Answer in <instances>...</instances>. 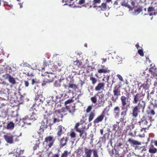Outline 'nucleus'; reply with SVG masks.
<instances>
[{"mask_svg":"<svg viewBox=\"0 0 157 157\" xmlns=\"http://www.w3.org/2000/svg\"><path fill=\"white\" fill-rule=\"evenodd\" d=\"M128 135L132 137L134 136V134H133V132H129Z\"/></svg>","mask_w":157,"mask_h":157,"instance_id":"nucleus-52","label":"nucleus"},{"mask_svg":"<svg viewBox=\"0 0 157 157\" xmlns=\"http://www.w3.org/2000/svg\"><path fill=\"white\" fill-rule=\"evenodd\" d=\"M122 143H121V142H120L119 143H118L117 144V146L118 147H121L122 145Z\"/></svg>","mask_w":157,"mask_h":157,"instance_id":"nucleus-56","label":"nucleus"},{"mask_svg":"<svg viewBox=\"0 0 157 157\" xmlns=\"http://www.w3.org/2000/svg\"><path fill=\"white\" fill-rule=\"evenodd\" d=\"M102 7V10H105L107 9V5L105 3H102L101 4V6H99V7Z\"/></svg>","mask_w":157,"mask_h":157,"instance_id":"nucleus-36","label":"nucleus"},{"mask_svg":"<svg viewBox=\"0 0 157 157\" xmlns=\"http://www.w3.org/2000/svg\"><path fill=\"white\" fill-rule=\"evenodd\" d=\"M151 122V120L147 119L146 116L144 115L140 121L137 123V124L141 128V131L143 130L145 131L146 129H148L152 125Z\"/></svg>","mask_w":157,"mask_h":157,"instance_id":"nucleus-3","label":"nucleus"},{"mask_svg":"<svg viewBox=\"0 0 157 157\" xmlns=\"http://www.w3.org/2000/svg\"><path fill=\"white\" fill-rule=\"evenodd\" d=\"M17 1L19 2H24V0H17Z\"/></svg>","mask_w":157,"mask_h":157,"instance_id":"nucleus-62","label":"nucleus"},{"mask_svg":"<svg viewBox=\"0 0 157 157\" xmlns=\"http://www.w3.org/2000/svg\"><path fill=\"white\" fill-rule=\"evenodd\" d=\"M155 145L157 146V141H155Z\"/></svg>","mask_w":157,"mask_h":157,"instance_id":"nucleus-64","label":"nucleus"},{"mask_svg":"<svg viewBox=\"0 0 157 157\" xmlns=\"http://www.w3.org/2000/svg\"><path fill=\"white\" fill-rule=\"evenodd\" d=\"M93 152V154L94 157H98V151L96 149H94L92 150Z\"/></svg>","mask_w":157,"mask_h":157,"instance_id":"nucleus-34","label":"nucleus"},{"mask_svg":"<svg viewBox=\"0 0 157 157\" xmlns=\"http://www.w3.org/2000/svg\"><path fill=\"white\" fill-rule=\"evenodd\" d=\"M93 150L90 149L85 148L84 152L85 157H91Z\"/></svg>","mask_w":157,"mask_h":157,"instance_id":"nucleus-17","label":"nucleus"},{"mask_svg":"<svg viewBox=\"0 0 157 157\" xmlns=\"http://www.w3.org/2000/svg\"><path fill=\"white\" fill-rule=\"evenodd\" d=\"M90 80L92 84L94 85L98 81L97 79L96 78L93 76L92 74L90 75Z\"/></svg>","mask_w":157,"mask_h":157,"instance_id":"nucleus-24","label":"nucleus"},{"mask_svg":"<svg viewBox=\"0 0 157 157\" xmlns=\"http://www.w3.org/2000/svg\"><path fill=\"white\" fill-rule=\"evenodd\" d=\"M65 112V109L64 108H63L60 109L55 111V114L54 116V118L53 120V123L59 122L61 121L60 119V118L61 119L63 117V115L61 114V113H64Z\"/></svg>","mask_w":157,"mask_h":157,"instance_id":"nucleus-4","label":"nucleus"},{"mask_svg":"<svg viewBox=\"0 0 157 157\" xmlns=\"http://www.w3.org/2000/svg\"><path fill=\"white\" fill-rule=\"evenodd\" d=\"M130 94L128 93L126 94V95L128 98L126 97L124 95H122L120 98V100L121 102V115L122 116L120 118V121H123L125 119V117L127 114L128 111V108L129 107L130 105V101L128 100Z\"/></svg>","mask_w":157,"mask_h":157,"instance_id":"nucleus-1","label":"nucleus"},{"mask_svg":"<svg viewBox=\"0 0 157 157\" xmlns=\"http://www.w3.org/2000/svg\"><path fill=\"white\" fill-rule=\"evenodd\" d=\"M55 140L52 136H50L45 138L44 142L47 144L48 148H50L53 145Z\"/></svg>","mask_w":157,"mask_h":157,"instance_id":"nucleus-7","label":"nucleus"},{"mask_svg":"<svg viewBox=\"0 0 157 157\" xmlns=\"http://www.w3.org/2000/svg\"><path fill=\"white\" fill-rule=\"evenodd\" d=\"M154 9L153 7H149L148 8V12L150 16H151L153 15V13L154 11Z\"/></svg>","mask_w":157,"mask_h":157,"instance_id":"nucleus-31","label":"nucleus"},{"mask_svg":"<svg viewBox=\"0 0 157 157\" xmlns=\"http://www.w3.org/2000/svg\"><path fill=\"white\" fill-rule=\"evenodd\" d=\"M36 112V110L35 109L33 108H31L30 109L28 113L29 117L30 120L34 121L36 119L37 117L35 113Z\"/></svg>","mask_w":157,"mask_h":157,"instance_id":"nucleus-8","label":"nucleus"},{"mask_svg":"<svg viewBox=\"0 0 157 157\" xmlns=\"http://www.w3.org/2000/svg\"><path fill=\"white\" fill-rule=\"evenodd\" d=\"M68 88H71L75 90L77 89L78 86L75 84L69 83L68 84Z\"/></svg>","mask_w":157,"mask_h":157,"instance_id":"nucleus-27","label":"nucleus"},{"mask_svg":"<svg viewBox=\"0 0 157 157\" xmlns=\"http://www.w3.org/2000/svg\"><path fill=\"white\" fill-rule=\"evenodd\" d=\"M135 46L137 49H138L140 47L139 43H137V44Z\"/></svg>","mask_w":157,"mask_h":157,"instance_id":"nucleus-59","label":"nucleus"},{"mask_svg":"<svg viewBox=\"0 0 157 157\" xmlns=\"http://www.w3.org/2000/svg\"><path fill=\"white\" fill-rule=\"evenodd\" d=\"M81 124L80 122L77 123L74 127V129L76 131L80 133V137H82L83 134H84L85 136H86L87 133L85 131V127H84L82 128L81 129H80L78 127Z\"/></svg>","mask_w":157,"mask_h":157,"instance_id":"nucleus-6","label":"nucleus"},{"mask_svg":"<svg viewBox=\"0 0 157 157\" xmlns=\"http://www.w3.org/2000/svg\"><path fill=\"white\" fill-rule=\"evenodd\" d=\"M3 126L6 128L11 130L13 129L14 127V124L12 122L7 124L6 123H4Z\"/></svg>","mask_w":157,"mask_h":157,"instance_id":"nucleus-15","label":"nucleus"},{"mask_svg":"<svg viewBox=\"0 0 157 157\" xmlns=\"http://www.w3.org/2000/svg\"><path fill=\"white\" fill-rule=\"evenodd\" d=\"M128 141L133 146L141 145L140 142H139L137 140L132 139L131 138H129L128 139Z\"/></svg>","mask_w":157,"mask_h":157,"instance_id":"nucleus-18","label":"nucleus"},{"mask_svg":"<svg viewBox=\"0 0 157 157\" xmlns=\"http://www.w3.org/2000/svg\"><path fill=\"white\" fill-rule=\"evenodd\" d=\"M118 98V97H114V96H113L111 97V100L113 102H115L117 101Z\"/></svg>","mask_w":157,"mask_h":157,"instance_id":"nucleus-42","label":"nucleus"},{"mask_svg":"<svg viewBox=\"0 0 157 157\" xmlns=\"http://www.w3.org/2000/svg\"><path fill=\"white\" fill-rule=\"evenodd\" d=\"M72 91L71 90H69L68 92V93H72Z\"/></svg>","mask_w":157,"mask_h":157,"instance_id":"nucleus-63","label":"nucleus"},{"mask_svg":"<svg viewBox=\"0 0 157 157\" xmlns=\"http://www.w3.org/2000/svg\"><path fill=\"white\" fill-rule=\"evenodd\" d=\"M142 11V7H140L138 8L137 10H135L134 13L135 14H138L140 13Z\"/></svg>","mask_w":157,"mask_h":157,"instance_id":"nucleus-33","label":"nucleus"},{"mask_svg":"<svg viewBox=\"0 0 157 157\" xmlns=\"http://www.w3.org/2000/svg\"><path fill=\"white\" fill-rule=\"evenodd\" d=\"M73 64L75 66H77L78 67H80L82 65V62L79 61L78 60H76L75 61H74L73 62Z\"/></svg>","mask_w":157,"mask_h":157,"instance_id":"nucleus-30","label":"nucleus"},{"mask_svg":"<svg viewBox=\"0 0 157 157\" xmlns=\"http://www.w3.org/2000/svg\"><path fill=\"white\" fill-rule=\"evenodd\" d=\"M105 117V112L103 111L100 115L97 118L94 119L93 121L94 123V124H97L102 121Z\"/></svg>","mask_w":157,"mask_h":157,"instance_id":"nucleus-13","label":"nucleus"},{"mask_svg":"<svg viewBox=\"0 0 157 157\" xmlns=\"http://www.w3.org/2000/svg\"><path fill=\"white\" fill-rule=\"evenodd\" d=\"M141 157H147V155L146 154H144L142 156H141Z\"/></svg>","mask_w":157,"mask_h":157,"instance_id":"nucleus-60","label":"nucleus"},{"mask_svg":"<svg viewBox=\"0 0 157 157\" xmlns=\"http://www.w3.org/2000/svg\"><path fill=\"white\" fill-rule=\"evenodd\" d=\"M39 82V80L36 78L33 79L32 80V84L33 85L35 84H37Z\"/></svg>","mask_w":157,"mask_h":157,"instance_id":"nucleus-40","label":"nucleus"},{"mask_svg":"<svg viewBox=\"0 0 157 157\" xmlns=\"http://www.w3.org/2000/svg\"><path fill=\"white\" fill-rule=\"evenodd\" d=\"M85 0H80L79 1L78 4H83L85 3Z\"/></svg>","mask_w":157,"mask_h":157,"instance_id":"nucleus-50","label":"nucleus"},{"mask_svg":"<svg viewBox=\"0 0 157 157\" xmlns=\"http://www.w3.org/2000/svg\"><path fill=\"white\" fill-rule=\"evenodd\" d=\"M3 137L6 141L10 144H12L13 143V140L14 138L15 139V141H16V139H17V137L16 136H9L6 135H4Z\"/></svg>","mask_w":157,"mask_h":157,"instance_id":"nucleus-10","label":"nucleus"},{"mask_svg":"<svg viewBox=\"0 0 157 157\" xmlns=\"http://www.w3.org/2000/svg\"><path fill=\"white\" fill-rule=\"evenodd\" d=\"M105 86V83L103 82L99 83L94 88L95 90L96 91H99L101 90L104 89Z\"/></svg>","mask_w":157,"mask_h":157,"instance_id":"nucleus-14","label":"nucleus"},{"mask_svg":"<svg viewBox=\"0 0 157 157\" xmlns=\"http://www.w3.org/2000/svg\"><path fill=\"white\" fill-rule=\"evenodd\" d=\"M157 151V149L153 146L151 147L149 149V152L151 153H155Z\"/></svg>","mask_w":157,"mask_h":157,"instance_id":"nucleus-29","label":"nucleus"},{"mask_svg":"<svg viewBox=\"0 0 157 157\" xmlns=\"http://www.w3.org/2000/svg\"><path fill=\"white\" fill-rule=\"evenodd\" d=\"M63 86L65 89H67L68 86L66 85H64Z\"/></svg>","mask_w":157,"mask_h":157,"instance_id":"nucleus-61","label":"nucleus"},{"mask_svg":"<svg viewBox=\"0 0 157 157\" xmlns=\"http://www.w3.org/2000/svg\"><path fill=\"white\" fill-rule=\"evenodd\" d=\"M154 91L152 90V91L151 92L150 94H149V93H148L147 98L148 100H149L150 98H152L154 94Z\"/></svg>","mask_w":157,"mask_h":157,"instance_id":"nucleus-35","label":"nucleus"},{"mask_svg":"<svg viewBox=\"0 0 157 157\" xmlns=\"http://www.w3.org/2000/svg\"><path fill=\"white\" fill-rule=\"evenodd\" d=\"M48 78H47L50 82H52L53 81V79L55 77V75L52 73H49L47 76Z\"/></svg>","mask_w":157,"mask_h":157,"instance_id":"nucleus-22","label":"nucleus"},{"mask_svg":"<svg viewBox=\"0 0 157 157\" xmlns=\"http://www.w3.org/2000/svg\"><path fill=\"white\" fill-rule=\"evenodd\" d=\"M1 68L2 69V71H3V69H4L7 72L10 73L12 71V69L10 67H9V66H7L6 67L2 66V67H1Z\"/></svg>","mask_w":157,"mask_h":157,"instance_id":"nucleus-26","label":"nucleus"},{"mask_svg":"<svg viewBox=\"0 0 157 157\" xmlns=\"http://www.w3.org/2000/svg\"><path fill=\"white\" fill-rule=\"evenodd\" d=\"M65 110L67 109L70 113L73 115V113L75 110V105L70 107L68 106H66L65 108Z\"/></svg>","mask_w":157,"mask_h":157,"instance_id":"nucleus-19","label":"nucleus"},{"mask_svg":"<svg viewBox=\"0 0 157 157\" xmlns=\"http://www.w3.org/2000/svg\"><path fill=\"white\" fill-rule=\"evenodd\" d=\"M101 0H94L93 3L95 4L97 3H101Z\"/></svg>","mask_w":157,"mask_h":157,"instance_id":"nucleus-48","label":"nucleus"},{"mask_svg":"<svg viewBox=\"0 0 157 157\" xmlns=\"http://www.w3.org/2000/svg\"><path fill=\"white\" fill-rule=\"evenodd\" d=\"M24 84L25 87H27L29 86V82L27 81H24Z\"/></svg>","mask_w":157,"mask_h":157,"instance_id":"nucleus-49","label":"nucleus"},{"mask_svg":"<svg viewBox=\"0 0 157 157\" xmlns=\"http://www.w3.org/2000/svg\"><path fill=\"white\" fill-rule=\"evenodd\" d=\"M70 135L71 138H75L76 137V134L73 131H71L70 132Z\"/></svg>","mask_w":157,"mask_h":157,"instance_id":"nucleus-37","label":"nucleus"},{"mask_svg":"<svg viewBox=\"0 0 157 157\" xmlns=\"http://www.w3.org/2000/svg\"><path fill=\"white\" fill-rule=\"evenodd\" d=\"M10 76L11 75L9 74L6 73L3 75L2 77L4 79H9Z\"/></svg>","mask_w":157,"mask_h":157,"instance_id":"nucleus-39","label":"nucleus"},{"mask_svg":"<svg viewBox=\"0 0 157 157\" xmlns=\"http://www.w3.org/2000/svg\"><path fill=\"white\" fill-rule=\"evenodd\" d=\"M42 95H39L37 94L36 95V97L35 98V100L36 101H37L38 100H39L40 101L41 99L40 98V97H41Z\"/></svg>","mask_w":157,"mask_h":157,"instance_id":"nucleus-45","label":"nucleus"},{"mask_svg":"<svg viewBox=\"0 0 157 157\" xmlns=\"http://www.w3.org/2000/svg\"><path fill=\"white\" fill-rule=\"evenodd\" d=\"M90 99L92 103H95L97 102V99L95 95L91 97Z\"/></svg>","mask_w":157,"mask_h":157,"instance_id":"nucleus-38","label":"nucleus"},{"mask_svg":"<svg viewBox=\"0 0 157 157\" xmlns=\"http://www.w3.org/2000/svg\"><path fill=\"white\" fill-rule=\"evenodd\" d=\"M24 2H20V3H19V4L20 5V8H21L22 7V5L23 4Z\"/></svg>","mask_w":157,"mask_h":157,"instance_id":"nucleus-54","label":"nucleus"},{"mask_svg":"<svg viewBox=\"0 0 157 157\" xmlns=\"http://www.w3.org/2000/svg\"><path fill=\"white\" fill-rule=\"evenodd\" d=\"M95 116V113L94 112H91L89 115L88 121L90 122L94 118Z\"/></svg>","mask_w":157,"mask_h":157,"instance_id":"nucleus-25","label":"nucleus"},{"mask_svg":"<svg viewBox=\"0 0 157 157\" xmlns=\"http://www.w3.org/2000/svg\"><path fill=\"white\" fill-rule=\"evenodd\" d=\"M138 53L141 56H144L143 51L142 49L139 50H138Z\"/></svg>","mask_w":157,"mask_h":157,"instance_id":"nucleus-43","label":"nucleus"},{"mask_svg":"<svg viewBox=\"0 0 157 157\" xmlns=\"http://www.w3.org/2000/svg\"><path fill=\"white\" fill-rule=\"evenodd\" d=\"M145 106V102L142 101L141 102L138 103L137 105L132 107V113H131L132 117L134 118H136L141 112L144 113Z\"/></svg>","mask_w":157,"mask_h":157,"instance_id":"nucleus-2","label":"nucleus"},{"mask_svg":"<svg viewBox=\"0 0 157 157\" xmlns=\"http://www.w3.org/2000/svg\"><path fill=\"white\" fill-rule=\"evenodd\" d=\"M92 109V106H91V105L87 107V109L86 110V112L87 113L90 112V111Z\"/></svg>","mask_w":157,"mask_h":157,"instance_id":"nucleus-44","label":"nucleus"},{"mask_svg":"<svg viewBox=\"0 0 157 157\" xmlns=\"http://www.w3.org/2000/svg\"><path fill=\"white\" fill-rule=\"evenodd\" d=\"M121 5L122 6H126L127 4L125 3L124 2H121Z\"/></svg>","mask_w":157,"mask_h":157,"instance_id":"nucleus-51","label":"nucleus"},{"mask_svg":"<svg viewBox=\"0 0 157 157\" xmlns=\"http://www.w3.org/2000/svg\"><path fill=\"white\" fill-rule=\"evenodd\" d=\"M117 76L121 81H123V78L122 77V76L121 75H120L119 74H117Z\"/></svg>","mask_w":157,"mask_h":157,"instance_id":"nucleus-47","label":"nucleus"},{"mask_svg":"<svg viewBox=\"0 0 157 157\" xmlns=\"http://www.w3.org/2000/svg\"><path fill=\"white\" fill-rule=\"evenodd\" d=\"M126 132L128 130H130V131L131 130V129L130 128V126L129 125H128L127 126V128H126Z\"/></svg>","mask_w":157,"mask_h":157,"instance_id":"nucleus-53","label":"nucleus"},{"mask_svg":"<svg viewBox=\"0 0 157 157\" xmlns=\"http://www.w3.org/2000/svg\"><path fill=\"white\" fill-rule=\"evenodd\" d=\"M73 101L74 100L72 99H69L66 101L64 102V104L65 105H66L73 102Z\"/></svg>","mask_w":157,"mask_h":157,"instance_id":"nucleus-41","label":"nucleus"},{"mask_svg":"<svg viewBox=\"0 0 157 157\" xmlns=\"http://www.w3.org/2000/svg\"><path fill=\"white\" fill-rule=\"evenodd\" d=\"M156 70L153 67H151L149 69L150 72H151L153 76L157 79V71H156Z\"/></svg>","mask_w":157,"mask_h":157,"instance_id":"nucleus-21","label":"nucleus"},{"mask_svg":"<svg viewBox=\"0 0 157 157\" xmlns=\"http://www.w3.org/2000/svg\"><path fill=\"white\" fill-rule=\"evenodd\" d=\"M57 135L58 137H60L65 131L64 127L61 125H59L56 129Z\"/></svg>","mask_w":157,"mask_h":157,"instance_id":"nucleus-12","label":"nucleus"},{"mask_svg":"<svg viewBox=\"0 0 157 157\" xmlns=\"http://www.w3.org/2000/svg\"><path fill=\"white\" fill-rule=\"evenodd\" d=\"M117 86H115L113 90V95L114 97H117L118 98V96L121 95V90L119 88H117Z\"/></svg>","mask_w":157,"mask_h":157,"instance_id":"nucleus-16","label":"nucleus"},{"mask_svg":"<svg viewBox=\"0 0 157 157\" xmlns=\"http://www.w3.org/2000/svg\"><path fill=\"white\" fill-rule=\"evenodd\" d=\"M144 94L140 93H137L133 96V99L132 101L133 103L136 104L138 102H141L140 101L143 99Z\"/></svg>","mask_w":157,"mask_h":157,"instance_id":"nucleus-5","label":"nucleus"},{"mask_svg":"<svg viewBox=\"0 0 157 157\" xmlns=\"http://www.w3.org/2000/svg\"><path fill=\"white\" fill-rule=\"evenodd\" d=\"M102 59V63H105L107 61V59L106 58H105V59L103 58Z\"/></svg>","mask_w":157,"mask_h":157,"instance_id":"nucleus-55","label":"nucleus"},{"mask_svg":"<svg viewBox=\"0 0 157 157\" xmlns=\"http://www.w3.org/2000/svg\"><path fill=\"white\" fill-rule=\"evenodd\" d=\"M120 113L121 110L119 106H116L114 108L113 110V114L115 118H119Z\"/></svg>","mask_w":157,"mask_h":157,"instance_id":"nucleus-11","label":"nucleus"},{"mask_svg":"<svg viewBox=\"0 0 157 157\" xmlns=\"http://www.w3.org/2000/svg\"><path fill=\"white\" fill-rule=\"evenodd\" d=\"M8 80L9 82L13 85H14L16 83V82L15 78L11 76L10 77Z\"/></svg>","mask_w":157,"mask_h":157,"instance_id":"nucleus-28","label":"nucleus"},{"mask_svg":"<svg viewBox=\"0 0 157 157\" xmlns=\"http://www.w3.org/2000/svg\"><path fill=\"white\" fill-rule=\"evenodd\" d=\"M52 157H59V155L58 154H55L53 155Z\"/></svg>","mask_w":157,"mask_h":157,"instance_id":"nucleus-57","label":"nucleus"},{"mask_svg":"<svg viewBox=\"0 0 157 157\" xmlns=\"http://www.w3.org/2000/svg\"><path fill=\"white\" fill-rule=\"evenodd\" d=\"M155 114L154 111L153 109H151L150 112L148 114H150L151 115H154Z\"/></svg>","mask_w":157,"mask_h":157,"instance_id":"nucleus-46","label":"nucleus"},{"mask_svg":"<svg viewBox=\"0 0 157 157\" xmlns=\"http://www.w3.org/2000/svg\"><path fill=\"white\" fill-rule=\"evenodd\" d=\"M70 154V152H68V151L65 150L61 154V157H67Z\"/></svg>","mask_w":157,"mask_h":157,"instance_id":"nucleus-32","label":"nucleus"},{"mask_svg":"<svg viewBox=\"0 0 157 157\" xmlns=\"http://www.w3.org/2000/svg\"><path fill=\"white\" fill-rule=\"evenodd\" d=\"M120 121L119 122H117L116 124H114L113 125V130H115L116 131H119L121 130H122V127H123V124L122 123V121H120V119H119Z\"/></svg>","mask_w":157,"mask_h":157,"instance_id":"nucleus-9","label":"nucleus"},{"mask_svg":"<svg viewBox=\"0 0 157 157\" xmlns=\"http://www.w3.org/2000/svg\"><path fill=\"white\" fill-rule=\"evenodd\" d=\"M98 72L99 74L102 73H109L110 71L107 68H103L100 69L98 70Z\"/></svg>","mask_w":157,"mask_h":157,"instance_id":"nucleus-23","label":"nucleus"},{"mask_svg":"<svg viewBox=\"0 0 157 157\" xmlns=\"http://www.w3.org/2000/svg\"><path fill=\"white\" fill-rule=\"evenodd\" d=\"M103 129H102L100 130V132L101 135H103Z\"/></svg>","mask_w":157,"mask_h":157,"instance_id":"nucleus-58","label":"nucleus"},{"mask_svg":"<svg viewBox=\"0 0 157 157\" xmlns=\"http://www.w3.org/2000/svg\"><path fill=\"white\" fill-rule=\"evenodd\" d=\"M68 140V138L67 137L62 138L60 140V143L61 145V146L62 147L65 145L67 142Z\"/></svg>","mask_w":157,"mask_h":157,"instance_id":"nucleus-20","label":"nucleus"}]
</instances>
